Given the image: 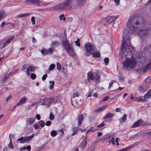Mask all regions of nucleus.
Returning <instances> with one entry per match:
<instances>
[{
  "mask_svg": "<svg viewBox=\"0 0 151 151\" xmlns=\"http://www.w3.org/2000/svg\"><path fill=\"white\" fill-rule=\"evenodd\" d=\"M134 49V48L131 45L129 38H127L124 35L120 57L122 59H126L123 63V68L125 69L133 68L137 64V62L135 58L132 57V52Z\"/></svg>",
  "mask_w": 151,
  "mask_h": 151,
  "instance_id": "nucleus-1",
  "label": "nucleus"
},
{
  "mask_svg": "<svg viewBox=\"0 0 151 151\" xmlns=\"http://www.w3.org/2000/svg\"><path fill=\"white\" fill-rule=\"evenodd\" d=\"M141 18L138 16L131 17L129 20L123 33V37L124 35L127 38H129L130 40V35L132 33L137 32L140 37L142 38L144 36H146L150 32V30L145 27L142 28H138L135 29V25L139 24Z\"/></svg>",
  "mask_w": 151,
  "mask_h": 151,
  "instance_id": "nucleus-2",
  "label": "nucleus"
},
{
  "mask_svg": "<svg viewBox=\"0 0 151 151\" xmlns=\"http://www.w3.org/2000/svg\"><path fill=\"white\" fill-rule=\"evenodd\" d=\"M73 0H66L63 2L55 6L52 8L54 10L71 9L73 7Z\"/></svg>",
  "mask_w": 151,
  "mask_h": 151,
  "instance_id": "nucleus-3",
  "label": "nucleus"
},
{
  "mask_svg": "<svg viewBox=\"0 0 151 151\" xmlns=\"http://www.w3.org/2000/svg\"><path fill=\"white\" fill-rule=\"evenodd\" d=\"M62 43L65 51L70 56H73L75 55L73 47L67 40H62Z\"/></svg>",
  "mask_w": 151,
  "mask_h": 151,
  "instance_id": "nucleus-4",
  "label": "nucleus"
},
{
  "mask_svg": "<svg viewBox=\"0 0 151 151\" xmlns=\"http://www.w3.org/2000/svg\"><path fill=\"white\" fill-rule=\"evenodd\" d=\"M88 80L91 79L92 80H94L96 82L99 81L100 78V76L97 73H93L92 72H90L88 74Z\"/></svg>",
  "mask_w": 151,
  "mask_h": 151,
  "instance_id": "nucleus-5",
  "label": "nucleus"
},
{
  "mask_svg": "<svg viewBox=\"0 0 151 151\" xmlns=\"http://www.w3.org/2000/svg\"><path fill=\"white\" fill-rule=\"evenodd\" d=\"M85 48L86 49V55L87 56H90L94 52L95 47L92 45L90 43L86 44L85 46Z\"/></svg>",
  "mask_w": 151,
  "mask_h": 151,
  "instance_id": "nucleus-6",
  "label": "nucleus"
},
{
  "mask_svg": "<svg viewBox=\"0 0 151 151\" xmlns=\"http://www.w3.org/2000/svg\"><path fill=\"white\" fill-rule=\"evenodd\" d=\"M27 4H32L37 6H40V2L39 0H26L25 1Z\"/></svg>",
  "mask_w": 151,
  "mask_h": 151,
  "instance_id": "nucleus-7",
  "label": "nucleus"
},
{
  "mask_svg": "<svg viewBox=\"0 0 151 151\" xmlns=\"http://www.w3.org/2000/svg\"><path fill=\"white\" fill-rule=\"evenodd\" d=\"M42 101H42L43 104L44 105H49L52 102H53V99L52 98H50L49 99H47V98H44L43 99L41 100Z\"/></svg>",
  "mask_w": 151,
  "mask_h": 151,
  "instance_id": "nucleus-8",
  "label": "nucleus"
},
{
  "mask_svg": "<svg viewBox=\"0 0 151 151\" xmlns=\"http://www.w3.org/2000/svg\"><path fill=\"white\" fill-rule=\"evenodd\" d=\"M27 100V98L24 96L21 98L19 102L16 104L17 106H20L24 104Z\"/></svg>",
  "mask_w": 151,
  "mask_h": 151,
  "instance_id": "nucleus-9",
  "label": "nucleus"
},
{
  "mask_svg": "<svg viewBox=\"0 0 151 151\" xmlns=\"http://www.w3.org/2000/svg\"><path fill=\"white\" fill-rule=\"evenodd\" d=\"M35 120V119L34 117H29L27 118V124L31 125L33 124Z\"/></svg>",
  "mask_w": 151,
  "mask_h": 151,
  "instance_id": "nucleus-10",
  "label": "nucleus"
},
{
  "mask_svg": "<svg viewBox=\"0 0 151 151\" xmlns=\"http://www.w3.org/2000/svg\"><path fill=\"white\" fill-rule=\"evenodd\" d=\"M86 0H76L77 5L79 7L84 5Z\"/></svg>",
  "mask_w": 151,
  "mask_h": 151,
  "instance_id": "nucleus-11",
  "label": "nucleus"
},
{
  "mask_svg": "<svg viewBox=\"0 0 151 151\" xmlns=\"http://www.w3.org/2000/svg\"><path fill=\"white\" fill-rule=\"evenodd\" d=\"M36 68L33 66H30L28 67L26 70V73L28 76H29L31 72L34 71L35 70Z\"/></svg>",
  "mask_w": 151,
  "mask_h": 151,
  "instance_id": "nucleus-12",
  "label": "nucleus"
},
{
  "mask_svg": "<svg viewBox=\"0 0 151 151\" xmlns=\"http://www.w3.org/2000/svg\"><path fill=\"white\" fill-rule=\"evenodd\" d=\"M149 88L148 86H145L143 85L142 86H140L139 87V90L141 92H144L147 90Z\"/></svg>",
  "mask_w": 151,
  "mask_h": 151,
  "instance_id": "nucleus-13",
  "label": "nucleus"
},
{
  "mask_svg": "<svg viewBox=\"0 0 151 151\" xmlns=\"http://www.w3.org/2000/svg\"><path fill=\"white\" fill-rule=\"evenodd\" d=\"M142 123V122L141 120H139L137 122H135L134 124L132 125V128H135L137 127H139Z\"/></svg>",
  "mask_w": 151,
  "mask_h": 151,
  "instance_id": "nucleus-14",
  "label": "nucleus"
},
{
  "mask_svg": "<svg viewBox=\"0 0 151 151\" xmlns=\"http://www.w3.org/2000/svg\"><path fill=\"white\" fill-rule=\"evenodd\" d=\"M139 59V61L141 63H144L145 62L146 60V58L145 56H142V55H140L138 57Z\"/></svg>",
  "mask_w": 151,
  "mask_h": 151,
  "instance_id": "nucleus-15",
  "label": "nucleus"
},
{
  "mask_svg": "<svg viewBox=\"0 0 151 151\" xmlns=\"http://www.w3.org/2000/svg\"><path fill=\"white\" fill-rule=\"evenodd\" d=\"M86 139L83 140L79 146V147L81 148V150H83L85 148L86 146Z\"/></svg>",
  "mask_w": 151,
  "mask_h": 151,
  "instance_id": "nucleus-16",
  "label": "nucleus"
},
{
  "mask_svg": "<svg viewBox=\"0 0 151 151\" xmlns=\"http://www.w3.org/2000/svg\"><path fill=\"white\" fill-rule=\"evenodd\" d=\"M150 69H151V62L147 64L145 67L142 68V70L143 71H145Z\"/></svg>",
  "mask_w": 151,
  "mask_h": 151,
  "instance_id": "nucleus-17",
  "label": "nucleus"
},
{
  "mask_svg": "<svg viewBox=\"0 0 151 151\" xmlns=\"http://www.w3.org/2000/svg\"><path fill=\"white\" fill-rule=\"evenodd\" d=\"M136 101H137L144 102L146 101V100L144 96H141L137 98Z\"/></svg>",
  "mask_w": 151,
  "mask_h": 151,
  "instance_id": "nucleus-18",
  "label": "nucleus"
},
{
  "mask_svg": "<svg viewBox=\"0 0 151 151\" xmlns=\"http://www.w3.org/2000/svg\"><path fill=\"white\" fill-rule=\"evenodd\" d=\"M113 16H110L108 17L107 19V22L109 24L112 23L114 21Z\"/></svg>",
  "mask_w": 151,
  "mask_h": 151,
  "instance_id": "nucleus-19",
  "label": "nucleus"
},
{
  "mask_svg": "<svg viewBox=\"0 0 151 151\" xmlns=\"http://www.w3.org/2000/svg\"><path fill=\"white\" fill-rule=\"evenodd\" d=\"M78 128L77 127H73L72 130L73 131V133L71 134V135L73 136L76 134H77Z\"/></svg>",
  "mask_w": 151,
  "mask_h": 151,
  "instance_id": "nucleus-20",
  "label": "nucleus"
},
{
  "mask_svg": "<svg viewBox=\"0 0 151 151\" xmlns=\"http://www.w3.org/2000/svg\"><path fill=\"white\" fill-rule=\"evenodd\" d=\"M151 90H149L147 93L145 95L144 97L147 100V99L150 98L151 97Z\"/></svg>",
  "mask_w": 151,
  "mask_h": 151,
  "instance_id": "nucleus-21",
  "label": "nucleus"
},
{
  "mask_svg": "<svg viewBox=\"0 0 151 151\" xmlns=\"http://www.w3.org/2000/svg\"><path fill=\"white\" fill-rule=\"evenodd\" d=\"M34 134H32L31 136L25 137L24 138L25 142H28L29 141L32 139V138L34 137Z\"/></svg>",
  "mask_w": 151,
  "mask_h": 151,
  "instance_id": "nucleus-22",
  "label": "nucleus"
},
{
  "mask_svg": "<svg viewBox=\"0 0 151 151\" xmlns=\"http://www.w3.org/2000/svg\"><path fill=\"white\" fill-rule=\"evenodd\" d=\"M115 135V133L111 134H110L105 136L104 138L105 139H110L112 137H114Z\"/></svg>",
  "mask_w": 151,
  "mask_h": 151,
  "instance_id": "nucleus-23",
  "label": "nucleus"
},
{
  "mask_svg": "<svg viewBox=\"0 0 151 151\" xmlns=\"http://www.w3.org/2000/svg\"><path fill=\"white\" fill-rule=\"evenodd\" d=\"M83 116L81 115H80L78 119V125L79 126L81 124V121L83 119Z\"/></svg>",
  "mask_w": 151,
  "mask_h": 151,
  "instance_id": "nucleus-24",
  "label": "nucleus"
},
{
  "mask_svg": "<svg viewBox=\"0 0 151 151\" xmlns=\"http://www.w3.org/2000/svg\"><path fill=\"white\" fill-rule=\"evenodd\" d=\"M114 115L113 113L109 112L106 115L104 119H106L107 118H110L114 116Z\"/></svg>",
  "mask_w": 151,
  "mask_h": 151,
  "instance_id": "nucleus-25",
  "label": "nucleus"
},
{
  "mask_svg": "<svg viewBox=\"0 0 151 151\" xmlns=\"http://www.w3.org/2000/svg\"><path fill=\"white\" fill-rule=\"evenodd\" d=\"M91 54H92L94 58L99 57L101 55L100 54L99 52H97L95 53L93 52Z\"/></svg>",
  "mask_w": 151,
  "mask_h": 151,
  "instance_id": "nucleus-26",
  "label": "nucleus"
},
{
  "mask_svg": "<svg viewBox=\"0 0 151 151\" xmlns=\"http://www.w3.org/2000/svg\"><path fill=\"white\" fill-rule=\"evenodd\" d=\"M107 106V105H105L104 106H103L100 108L96 109L95 110V112H97L100 111H101L103 110L104 109L106 108Z\"/></svg>",
  "mask_w": 151,
  "mask_h": 151,
  "instance_id": "nucleus-27",
  "label": "nucleus"
},
{
  "mask_svg": "<svg viewBox=\"0 0 151 151\" xmlns=\"http://www.w3.org/2000/svg\"><path fill=\"white\" fill-rule=\"evenodd\" d=\"M59 42L58 41H55L52 42L51 44V46L52 47H54L55 46H57L58 45Z\"/></svg>",
  "mask_w": 151,
  "mask_h": 151,
  "instance_id": "nucleus-28",
  "label": "nucleus"
},
{
  "mask_svg": "<svg viewBox=\"0 0 151 151\" xmlns=\"http://www.w3.org/2000/svg\"><path fill=\"white\" fill-rule=\"evenodd\" d=\"M29 15V14H22L19 15H17L16 16V17L17 18H20L22 17H25V16H27Z\"/></svg>",
  "mask_w": 151,
  "mask_h": 151,
  "instance_id": "nucleus-29",
  "label": "nucleus"
},
{
  "mask_svg": "<svg viewBox=\"0 0 151 151\" xmlns=\"http://www.w3.org/2000/svg\"><path fill=\"white\" fill-rule=\"evenodd\" d=\"M18 141H19L21 143H23L25 142V138L23 137L19 138L18 139Z\"/></svg>",
  "mask_w": 151,
  "mask_h": 151,
  "instance_id": "nucleus-30",
  "label": "nucleus"
},
{
  "mask_svg": "<svg viewBox=\"0 0 151 151\" xmlns=\"http://www.w3.org/2000/svg\"><path fill=\"white\" fill-rule=\"evenodd\" d=\"M41 52L42 54L45 55L48 54V50L45 49L42 50Z\"/></svg>",
  "mask_w": 151,
  "mask_h": 151,
  "instance_id": "nucleus-31",
  "label": "nucleus"
},
{
  "mask_svg": "<svg viewBox=\"0 0 151 151\" xmlns=\"http://www.w3.org/2000/svg\"><path fill=\"white\" fill-rule=\"evenodd\" d=\"M14 36H12V37H10L8 40H7L6 42H5V43H6V44H8L10 43L12 41V40L14 38Z\"/></svg>",
  "mask_w": 151,
  "mask_h": 151,
  "instance_id": "nucleus-32",
  "label": "nucleus"
},
{
  "mask_svg": "<svg viewBox=\"0 0 151 151\" xmlns=\"http://www.w3.org/2000/svg\"><path fill=\"white\" fill-rule=\"evenodd\" d=\"M57 134V132L55 130L52 131L50 133L51 136L53 137H55Z\"/></svg>",
  "mask_w": 151,
  "mask_h": 151,
  "instance_id": "nucleus-33",
  "label": "nucleus"
},
{
  "mask_svg": "<svg viewBox=\"0 0 151 151\" xmlns=\"http://www.w3.org/2000/svg\"><path fill=\"white\" fill-rule=\"evenodd\" d=\"M8 147L10 149H13L14 148L13 145L12 144V139L10 138V142L8 145Z\"/></svg>",
  "mask_w": 151,
  "mask_h": 151,
  "instance_id": "nucleus-34",
  "label": "nucleus"
},
{
  "mask_svg": "<svg viewBox=\"0 0 151 151\" xmlns=\"http://www.w3.org/2000/svg\"><path fill=\"white\" fill-rule=\"evenodd\" d=\"M55 68V65L54 64H51L49 67V70H53Z\"/></svg>",
  "mask_w": 151,
  "mask_h": 151,
  "instance_id": "nucleus-35",
  "label": "nucleus"
},
{
  "mask_svg": "<svg viewBox=\"0 0 151 151\" xmlns=\"http://www.w3.org/2000/svg\"><path fill=\"white\" fill-rule=\"evenodd\" d=\"M97 129H94V128H93V127H91L90 129H88L87 131V133H88L89 132H94V131H95V130H97Z\"/></svg>",
  "mask_w": 151,
  "mask_h": 151,
  "instance_id": "nucleus-36",
  "label": "nucleus"
},
{
  "mask_svg": "<svg viewBox=\"0 0 151 151\" xmlns=\"http://www.w3.org/2000/svg\"><path fill=\"white\" fill-rule=\"evenodd\" d=\"M9 78V76H4L2 79L1 81V83H3L5 81L6 79Z\"/></svg>",
  "mask_w": 151,
  "mask_h": 151,
  "instance_id": "nucleus-37",
  "label": "nucleus"
},
{
  "mask_svg": "<svg viewBox=\"0 0 151 151\" xmlns=\"http://www.w3.org/2000/svg\"><path fill=\"white\" fill-rule=\"evenodd\" d=\"M96 147L95 146H92L89 148V150L90 151H95Z\"/></svg>",
  "mask_w": 151,
  "mask_h": 151,
  "instance_id": "nucleus-38",
  "label": "nucleus"
},
{
  "mask_svg": "<svg viewBox=\"0 0 151 151\" xmlns=\"http://www.w3.org/2000/svg\"><path fill=\"white\" fill-rule=\"evenodd\" d=\"M39 124L41 127H44L45 125V123L42 120L39 121Z\"/></svg>",
  "mask_w": 151,
  "mask_h": 151,
  "instance_id": "nucleus-39",
  "label": "nucleus"
},
{
  "mask_svg": "<svg viewBox=\"0 0 151 151\" xmlns=\"http://www.w3.org/2000/svg\"><path fill=\"white\" fill-rule=\"evenodd\" d=\"M127 116V115L126 114H124L123 115V116L121 119L122 121L123 122H125L126 120Z\"/></svg>",
  "mask_w": 151,
  "mask_h": 151,
  "instance_id": "nucleus-40",
  "label": "nucleus"
},
{
  "mask_svg": "<svg viewBox=\"0 0 151 151\" xmlns=\"http://www.w3.org/2000/svg\"><path fill=\"white\" fill-rule=\"evenodd\" d=\"M116 82V81H115V80H112L109 83V87H108V88L110 89L111 87V86H112V85H113V83H114V82Z\"/></svg>",
  "mask_w": 151,
  "mask_h": 151,
  "instance_id": "nucleus-41",
  "label": "nucleus"
},
{
  "mask_svg": "<svg viewBox=\"0 0 151 151\" xmlns=\"http://www.w3.org/2000/svg\"><path fill=\"white\" fill-rule=\"evenodd\" d=\"M54 116L53 114L52 113V112H51L49 116V119L50 120H52L54 119Z\"/></svg>",
  "mask_w": 151,
  "mask_h": 151,
  "instance_id": "nucleus-42",
  "label": "nucleus"
},
{
  "mask_svg": "<svg viewBox=\"0 0 151 151\" xmlns=\"http://www.w3.org/2000/svg\"><path fill=\"white\" fill-rule=\"evenodd\" d=\"M104 61L106 65H108L109 61V60L108 58L107 57L105 58L104 59Z\"/></svg>",
  "mask_w": 151,
  "mask_h": 151,
  "instance_id": "nucleus-43",
  "label": "nucleus"
},
{
  "mask_svg": "<svg viewBox=\"0 0 151 151\" xmlns=\"http://www.w3.org/2000/svg\"><path fill=\"white\" fill-rule=\"evenodd\" d=\"M4 12H0V20L4 18Z\"/></svg>",
  "mask_w": 151,
  "mask_h": 151,
  "instance_id": "nucleus-44",
  "label": "nucleus"
},
{
  "mask_svg": "<svg viewBox=\"0 0 151 151\" xmlns=\"http://www.w3.org/2000/svg\"><path fill=\"white\" fill-rule=\"evenodd\" d=\"M75 44L78 47H80V39L78 38L76 41H75Z\"/></svg>",
  "mask_w": 151,
  "mask_h": 151,
  "instance_id": "nucleus-45",
  "label": "nucleus"
},
{
  "mask_svg": "<svg viewBox=\"0 0 151 151\" xmlns=\"http://www.w3.org/2000/svg\"><path fill=\"white\" fill-rule=\"evenodd\" d=\"M135 146V144H133V145H132L130 146H129L128 147H126L127 150H128L129 149H130L131 148H132L133 147H134Z\"/></svg>",
  "mask_w": 151,
  "mask_h": 151,
  "instance_id": "nucleus-46",
  "label": "nucleus"
},
{
  "mask_svg": "<svg viewBox=\"0 0 151 151\" xmlns=\"http://www.w3.org/2000/svg\"><path fill=\"white\" fill-rule=\"evenodd\" d=\"M79 94L78 92L74 93L73 95V98H74L76 97H78L79 96Z\"/></svg>",
  "mask_w": 151,
  "mask_h": 151,
  "instance_id": "nucleus-47",
  "label": "nucleus"
},
{
  "mask_svg": "<svg viewBox=\"0 0 151 151\" xmlns=\"http://www.w3.org/2000/svg\"><path fill=\"white\" fill-rule=\"evenodd\" d=\"M28 65L27 64H24L23 65L22 67L21 70H24L27 67Z\"/></svg>",
  "mask_w": 151,
  "mask_h": 151,
  "instance_id": "nucleus-48",
  "label": "nucleus"
},
{
  "mask_svg": "<svg viewBox=\"0 0 151 151\" xmlns=\"http://www.w3.org/2000/svg\"><path fill=\"white\" fill-rule=\"evenodd\" d=\"M59 18L60 20H63V21H64L65 19V18L63 14L61 15L59 17Z\"/></svg>",
  "mask_w": 151,
  "mask_h": 151,
  "instance_id": "nucleus-49",
  "label": "nucleus"
},
{
  "mask_svg": "<svg viewBox=\"0 0 151 151\" xmlns=\"http://www.w3.org/2000/svg\"><path fill=\"white\" fill-rule=\"evenodd\" d=\"M57 68L58 70H60L61 68V66L60 63H57Z\"/></svg>",
  "mask_w": 151,
  "mask_h": 151,
  "instance_id": "nucleus-50",
  "label": "nucleus"
},
{
  "mask_svg": "<svg viewBox=\"0 0 151 151\" xmlns=\"http://www.w3.org/2000/svg\"><path fill=\"white\" fill-rule=\"evenodd\" d=\"M109 96H107L103 98L101 100L103 102L106 101L109 99Z\"/></svg>",
  "mask_w": 151,
  "mask_h": 151,
  "instance_id": "nucleus-51",
  "label": "nucleus"
},
{
  "mask_svg": "<svg viewBox=\"0 0 151 151\" xmlns=\"http://www.w3.org/2000/svg\"><path fill=\"white\" fill-rule=\"evenodd\" d=\"M31 78L32 79H34L35 78L36 76L34 73H32L31 75Z\"/></svg>",
  "mask_w": 151,
  "mask_h": 151,
  "instance_id": "nucleus-52",
  "label": "nucleus"
},
{
  "mask_svg": "<svg viewBox=\"0 0 151 151\" xmlns=\"http://www.w3.org/2000/svg\"><path fill=\"white\" fill-rule=\"evenodd\" d=\"M35 129H37L39 128V126L38 124H35L33 125Z\"/></svg>",
  "mask_w": 151,
  "mask_h": 151,
  "instance_id": "nucleus-53",
  "label": "nucleus"
},
{
  "mask_svg": "<svg viewBox=\"0 0 151 151\" xmlns=\"http://www.w3.org/2000/svg\"><path fill=\"white\" fill-rule=\"evenodd\" d=\"M48 54H51L53 52V49L51 48H50L49 49V50H48Z\"/></svg>",
  "mask_w": 151,
  "mask_h": 151,
  "instance_id": "nucleus-54",
  "label": "nucleus"
},
{
  "mask_svg": "<svg viewBox=\"0 0 151 151\" xmlns=\"http://www.w3.org/2000/svg\"><path fill=\"white\" fill-rule=\"evenodd\" d=\"M31 20L32 24L34 25L35 24V20L34 19V17H32L31 18Z\"/></svg>",
  "mask_w": 151,
  "mask_h": 151,
  "instance_id": "nucleus-55",
  "label": "nucleus"
},
{
  "mask_svg": "<svg viewBox=\"0 0 151 151\" xmlns=\"http://www.w3.org/2000/svg\"><path fill=\"white\" fill-rule=\"evenodd\" d=\"M111 142L113 145H114L115 144L114 138V137H113L111 139Z\"/></svg>",
  "mask_w": 151,
  "mask_h": 151,
  "instance_id": "nucleus-56",
  "label": "nucleus"
},
{
  "mask_svg": "<svg viewBox=\"0 0 151 151\" xmlns=\"http://www.w3.org/2000/svg\"><path fill=\"white\" fill-rule=\"evenodd\" d=\"M51 122L50 121H47L46 122V125L47 126H50L51 124Z\"/></svg>",
  "mask_w": 151,
  "mask_h": 151,
  "instance_id": "nucleus-57",
  "label": "nucleus"
},
{
  "mask_svg": "<svg viewBox=\"0 0 151 151\" xmlns=\"http://www.w3.org/2000/svg\"><path fill=\"white\" fill-rule=\"evenodd\" d=\"M47 77V75L46 74H44L42 78V79L43 81H44Z\"/></svg>",
  "mask_w": 151,
  "mask_h": 151,
  "instance_id": "nucleus-58",
  "label": "nucleus"
},
{
  "mask_svg": "<svg viewBox=\"0 0 151 151\" xmlns=\"http://www.w3.org/2000/svg\"><path fill=\"white\" fill-rule=\"evenodd\" d=\"M26 149H27L28 151H30L31 149V146L29 145L28 146L26 147Z\"/></svg>",
  "mask_w": 151,
  "mask_h": 151,
  "instance_id": "nucleus-59",
  "label": "nucleus"
},
{
  "mask_svg": "<svg viewBox=\"0 0 151 151\" xmlns=\"http://www.w3.org/2000/svg\"><path fill=\"white\" fill-rule=\"evenodd\" d=\"M36 118L38 120H40V116L38 114H37L36 115Z\"/></svg>",
  "mask_w": 151,
  "mask_h": 151,
  "instance_id": "nucleus-60",
  "label": "nucleus"
},
{
  "mask_svg": "<svg viewBox=\"0 0 151 151\" xmlns=\"http://www.w3.org/2000/svg\"><path fill=\"white\" fill-rule=\"evenodd\" d=\"M26 150V147L24 146L21 147L19 149L20 151H22Z\"/></svg>",
  "mask_w": 151,
  "mask_h": 151,
  "instance_id": "nucleus-61",
  "label": "nucleus"
},
{
  "mask_svg": "<svg viewBox=\"0 0 151 151\" xmlns=\"http://www.w3.org/2000/svg\"><path fill=\"white\" fill-rule=\"evenodd\" d=\"M104 125H105V124H104L102 123L101 124H100V125H98L97 126V127H102L104 126Z\"/></svg>",
  "mask_w": 151,
  "mask_h": 151,
  "instance_id": "nucleus-62",
  "label": "nucleus"
},
{
  "mask_svg": "<svg viewBox=\"0 0 151 151\" xmlns=\"http://www.w3.org/2000/svg\"><path fill=\"white\" fill-rule=\"evenodd\" d=\"M119 17V15H117L116 16L113 17V19H114V21L115 20L118 18Z\"/></svg>",
  "mask_w": 151,
  "mask_h": 151,
  "instance_id": "nucleus-63",
  "label": "nucleus"
},
{
  "mask_svg": "<svg viewBox=\"0 0 151 151\" xmlns=\"http://www.w3.org/2000/svg\"><path fill=\"white\" fill-rule=\"evenodd\" d=\"M114 1L117 4H118L119 3L120 0H114Z\"/></svg>",
  "mask_w": 151,
  "mask_h": 151,
  "instance_id": "nucleus-64",
  "label": "nucleus"
}]
</instances>
